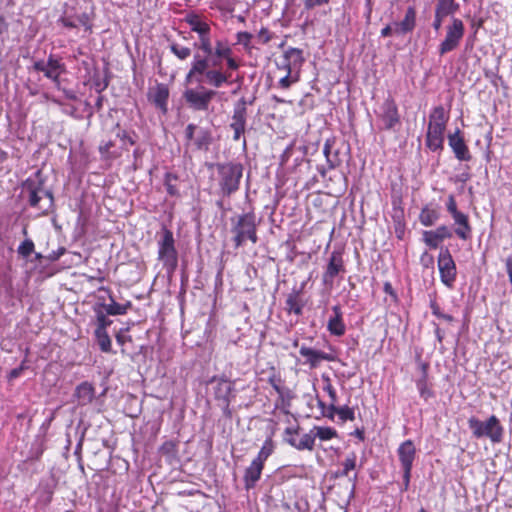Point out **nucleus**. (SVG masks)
Here are the masks:
<instances>
[{
  "mask_svg": "<svg viewBox=\"0 0 512 512\" xmlns=\"http://www.w3.org/2000/svg\"><path fill=\"white\" fill-rule=\"evenodd\" d=\"M225 395L221 398V394H222V387L221 386H218L216 391H215V396L218 400H221L222 401V405L225 407V408H228L229 406V402L230 400L228 399V394H230L231 392V386H225Z\"/></svg>",
  "mask_w": 512,
  "mask_h": 512,
  "instance_id": "nucleus-50",
  "label": "nucleus"
},
{
  "mask_svg": "<svg viewBox=\"0 0 512 512\" xmlns=\"http://www.w3.org/2000/svg\"><path fill=\"white\" fill-rule=\"evenodd\" d=\"M313 432L321 441H328L338 437L337 431L332 427L314 426Z\"/></svg>",
  "mask_w": 512,
  "mask_h": 512,
  "instance_id": "nucleus-41",
  "label": "nucleus"
},
{
  "mask_svg": "<svg viewBox=\"0 0 512 512\" xmlns=\"http://www.w3.org/2000/svg\"><path fill=\"white\" fill-rule=\"evenodd\" d=\"M445 18H446V17H444V16H442V15H439V14L435 13V15H434V20H433V24H432V26H433L434 30L438 31V30L441 28V26H442L443 21H444V19H445Z\"/></svg>",
  "mask_w": 512,
  "mask_h": 512,
  "instance_id": "nucleus-62",
  "label": "nucleus"
},
{
  "mask_svg": "<svg viewBox=\"0 0 512 512\" xmlns=\"http://www.w3.org/2000/svg\"><path fill=\"white\" fill-rule=\"evenodd\" d=\"M468 426L475 438H489L493 443H498L503 437V427L495 415H491L486 421H481L472 416L468 419Z\"/></svg>",
  "mask_w": 512,
  "mask_h": 512,
  "instance_id": "nucleus-8",
  "label": "nucleus"
},
{
  "mask_svg": "<svg viewBox=\"0 0 512 512\" xmlns=\"http://www.w3.org/2000/svg\"><path fill=\"white\" fill-rule=\"evenodd\" d=\"M433 231L442 239V241L452 237V232L446 225H440Z\"/></svg>",
  "mask_w": 512,
  "mask_h": 512,
  "instance_id": "nucleus-53",
  "label": "nucleus"
},
{
  "mask_svg": "<svg viewBox=\"0 0 512 512\" xmlns=\"http://www.w3.org/2000/svg\"><path fill=\"white\" fill-rule=\"evenodd\" d=\"M98 291H103L108 294L110 303H97V307H101V309L110 316H117V315H125L129 309L132 308V302L127 301L124 304L117 303L115 299L113 298L112 291L109 287L101 286L98 288Z\"/></svg>",
  "mask_w": 512,
  "mask_h": 512,
  "instance_id": "nucleus-22",
  "label": "nucleus"
},
{
  "mask_svg": "<svg viewBox=\"0 0 512 512\" xmlns=\"http://www.w3.org/2000/svg\"><path fill=\"white\" fill-rule=\"evenodd\" d=\"M357 455L351 452L342 462V469L336 472V477H348L349 473L356 468Z\"/></svg>",
  "mask_w": 512,
  "mask_h": 512,
  "instance_id": "nucleus-35",
  "label": "nucleus"
},
{
  "mask_svg": "<svg viewBox=\"0 0 512 512\" xmlns=\"http://www.w3.org/2000/svg\"><path fill=\"white\" fill-rule=\"evenodd\" d=\"M306 301L303 299V291L300 289H293L286 297L285 308L287 314H294L300 316L303 313V308Z\"/></svg>",
  "mask_w": 512,
  "mask_h": 512,
  "instance_id": "nucleus-24",
  "label": "nucleus"
},
{
  "mask_svg": "<svg viewBox=\"0 0 512 512\" xmlns=\"http://www.w3.org/2000/svg\"><path fill=\"white\" fill-rule=\"evenodd\" d=\"M465 34V26L460 18L452 17L445 28V37L438 46L440 56L456 50Z\"/></svg>",
  "mask_w": 512,
  "mask_h": 512,
  "instance_id": "nucleus-10",
  "label": "nucleus"
},
{
  "mask_svg": "<svg viewBox=\"0 0 512 512\" xmlns=\"http://www.w3.org/2000/svg\"><path fill=\"white\" fill-rule=\"evenodd\" d=\"M217 91L199 83L197 88H187L183 93L186 104L195 111H207Z\"/></svg>",
  "mask_w": 512,
  "mask_h": 512,
  "instance_id": "nucleus-11",
  "label": "nucleus"
},
{
  "mask_svg": "<svg viewBox=\"0 0 512 512\" xmlns=\"http://www.w3.org/2000/svg\"><path fill=\"white\" fill-rule=\"evenodd\" d=\"M33 69L42 72L44 76L50 79L60 89V76L66 72V66L61 58L50 54L47 61L39 60L33 64Z\"/></svg>",
  "mask_w": 512,
  "mask_h": 512,
  "instance_id": "nucleus-12",
  "label": "nucleus"
},
{
  "mask_svg": "<svg viewBox=\"0 0 512 512\" xmlns=\"http://www.w3.org/2000/svg\"><path fill=\"white\" fill-rule=\"evenodd\" d=\"M335 413L338 415L339 419L343 422L353 421L355 419V413H354L353 408H350L347 405H343L341 407H336Z\"/></svg>",
  "mask_w": 512,
  "mask_h": 512,
  "instance_id": "nucleus-43",
  "label": "nucleus"
},
{
  "mask_svg": "<svg viewBox=\"0 0 512 512\" xmlns=\"http://www.w3.org/2000/svg\"><path fill=\"white\" fill-rule=\"evenodd\" d=\"M430 309H431V312L432 314L436 317V318H439L440 315L443 313V311L441 310L440 308V305L438 304V302L436 301V299H431L430 300Z\"/></svg>",
  "mask_w": 512,
  "mask_h": 512,
  "instance_id": "nucleus-57",
  "label": "nucleus"
},
{
  "mask_svg": "<svg viewBox=\"0 0 512 512\" xmlns=\"http://www.w3.org/2000/svg\"><path fill=\"white\" fill-rule=\"evenodd\" d=\"M169 48L171 53L180 61L187 60L192 54L191 48L183 46L177 42H171Z\"/></svg>",
  "mask_w": 512,
  "mask_h": 512,
  "instance_id": "nucleus-40",
  "label": "nucleus"
},
{
  "mask_svg": "<svg viewBox=\"0 0 512 512\" xmlns=\"http://www.w3.org/2000/svg\"><path fill=\"white\" fill-rule=\"evenodd\" d=\"M440 218L439 208L431 204L422 207L419 214V221L425 227L433 226Z\"/></svg>",
  "mask_w": 512,
  "mask_h": 512,
  "instance_id": "nucleus-28",
  "label": "nucleus"
},
{
  "mask_svg": "<svg viewBox=\"0 0 512 512\" xmlns=\"http://www.w3.org/2000/svg\"><path fill=\"white\" fill-rule=\"evenodd\" d=\"M383 291L390 295L393 299V301L397 302L398 301V296H397V293L395 292L392 284L390 282H385L384 285H383Z\"/></svg>",
  "mask_w": 512,
  "mask_h": 512,
  "instance_id": "nucleus-56",
  "label": "nucleus"
},
{
  "mask_svg": "<svg viewBox=\"0 0 512 512\" xmlns=\"http://www.w3.org/2000/svg\"><path fill=\"white\" fill-rule=\"evenodd\" d=\"M331 0H304V7L306 10H312L316 7L327 5Z\"/></svg>",
  "mask_w": 512,
  "mask_h": 512,
  "instance_id": "nucleus-52",
  "label": "nucleus"
},
{
  "mask_svg": "<svg viewBox=\"0 0 512 512\" xmlns=\"http://www.w3.org/2000/svg\"><path fill=\"white\" fill-rule=\"evenodd\" d=\"M59 90H61L63 92V94H64L66 99L71 100V101H77L78 100V96H77V94H76V92L74 90L62 88L61 86H60Z\"/></svg>",
  "mask_w": 512,
  "mask_h": 512,
  "instance_id": "nucleus-59",
  "label": "nucleus"
},
{
  "mask_svg": "<svg viewBox=\"0 0 512 512\" xmlns=\"http://www.w3.org/2000/svg\"><path fill=\"white\" fill-rule=\"evenodd\" d=\"M346 272L343 252L341 250H333L330 254L326 269L323 273L322 280L325 285H333L334 279L339 274Z\"/></svg>",
  "mask_w": 512,
  "mask_h": 512,
  "instance_id": "nucleus-18",
  "label": "nucleus"
},
{
  "mask_svg": "<svg viewBox=\"0 0 512 512\" xmlns=\"http://www.w3.org/2000/svg\"><path fill=\"white\" fill-rule=\"evenodd\" d=\"M274 37L275 34L266 27H262L256 35L258 43L263 45L268 44Z\"/></svg>",
  "mask_w": 512,
  "mask_h": 512,
  "instance_id": "nucleus-49",
  "label": "nucleus"
},
{
  "mask_svg": "<svg viewBox=\"0 0 512 512\" xmlns=\"http://www.w3.org/2000/svg\"><path fill=\"white\" fill-rule=\"evenodd\" d=\"M264 465V463L259 462L254 458L250 465L245 469L243 482L246 490L253 489L256 486V483L261 478Z\"/></svg>",
  "mask_w": 512,
  "mask_h": 512,
  "instance_id": "nucleus-26",
  "label": "nucleus"
},
{
  "mask_svg": "<svg viewBox=\"0 0 512 512\" xmlns=\"http://www.w3.org/2000/svg\"><path fill=\"white\" fill-rule=\"evenodd\" d=\"M79 22L81 25H83L85 27V29L87 31L92 30V24L90 23L89 16L86 13H83L82 15L79 16Z\"/></svg>",
  "mask_w": 512,
  "mask_h": 512,
  "instance_id": "nucleus-60",
  "label": "nucleus"
},
{
  "mask_svg": "<svg viewBox=\"0 0 512 512\" xmlns=\"http://www.w3.org/2000/svg\"><path fill=\"white\" fill-rule=\"evenodd\" d=\"M242 66L226 39H216L201 47L193 55L191 66L185 75L186 84L205 82L213 88L232 84V73Z\"/></svg>",
  "mask_w": 512,
  "mask_h": 512,
  "instance_id": "nucleus-1",
  "label": "nucleus"
},
{
  "mask_svg": "<svg viewBox=\"0 0 512 512\" xmlns=\"http://www.w3.org/2000/svg\"><path fill=\"white\" fill-rule=\"evenodd\" d=\"M380 35H381V37H384V38L395 35L394 34V23L392 25H390V24L386 25L384 28H382Z\"/></svg>",
  "mask_w": 512,
  "mask_h": 512,
  "instance_id": "nucleus-63",
  "label": "nucleus"
},
{
  "mask_svg": "<svg viewBox=\"0 0 512 512\" xmlns=\"http://www.w3.org/2000/svg\"><path fill=\"white\" fill-rule=\"evenodd\" d=\"M305 59L303 57V50L299 48L290 47L284 51L282 56L276 62V67L278 70L283 72H287L288 75L296 71L299 73V70L304 63Z\"/></svg>",
  "mask_w": 512,
  "mask_h": 512,
  "instance_id": "nucleus-17",
  "label": "nucleus"
},
{
  "mask_svg": "<svg viewBox=\"0 0 512 512\" xmlns=\"http://www.w3.org/2000/svg\"><path fill=\"white\" fill-rule=\"evenodd\" d=\"M379 131H396L402 124L395 99L389 94L374 110Z\"/></svg>",
  "mask_w": 512,
  "mask_h": 512,
  "instance_id": "nucleus-6",
  "label": "nucleus"
},
{
  "mask_svg": "<svg viewBox=\"0 0 512 512\" xmlns=\"http://www.w3.org/2000/svg\"><path fill=\"white\" fill-rule=\"evenodd\" d=\"M332 311L334 315L331 316L328 320L327 330L331 335L341 337L346 332V325L343 320V312L339 305L333 306Z\"/></svg>",
  "mask_w": 512,
  "mask_h": 512,
  "instance_id": "nucleus-27",
  "label": "nucleus"
},
{
  "mask_svg": "<svg viewBox=\"0 0 512 512\" xmlns=\"http://www.w3.org/2000/svg\"><path fill=\"white\" fill-rule=\"evenodd\" d=\"M184 21L189 25L191 31L198 34V42L194 43L197 50L212 42L211 27L198 14L191 12L185 16Z\"/></svg>",
  "mask_w": 512,
  "mask_h": 512,
  "instance_id": "nucleus-16",
  "label": "nucleus"
},
{
  "mask_svg": "<svg viewBox=\"0 0 512 512\" xmlns=\"http://www.w3.org/2000/svg\"><path fill=\"white\" fill-rule=\"evenodd\" d=\"M416 15L415 7L409 6L403 20L394 22V34L402 36L411 33L416 27Z\"/></svg>",
  "mask_w": 512,
  "mask_h": 512,
  "instance_id": "nucleus-25",
  "label": "nucleus"
},
{
  "mask_svg": "<svg viewBox=\"0 0 512 512\" xmlns=\"http://www.w3.org/2000/svg\"><path fill=\"white\" fill-rule=\"evenodd\" d=\"M177 451L178 443L174 440L165 441L160 447V452L166 456H175Z\"/></svg>",
  "mask_w": 512,
  "mask_h": 512,
  "instance_id": "nucleus-47",
  "label": "nucleus"
},
{
  "mask_svg": "<svg viewBox=\"0 0 512 512\" xmlns=\"http://www.w3.org/2000/svg\"><path fill=\"white\" fill-rule=\"evenodd\" d=\"M115 337L117 343L121 346H123L126 343V341H132L131 336L124 335L123 330H120Z\"/></svg>",
  "mask_w": 512,
  "mask_h": 512,
  "instance_id": "nucleus-61",
  "label": "nucleus"
},
{
  "mask_svg": "<svg viewBox=\"0 0 512 512\" xmlns=\"http://www.w3.org/2000/svg\"><path fill=\"white\" fill-rule=\"evenodd\" d=\"M94 335L100 350L104 353H110L112 351V342L108 332L94 331Z\"/></svg>",
  "mask_w": 512,
  "mask_h": 512,
  "instance_id": "nucleus-39",
  "label": "nucleus"
},
{
  "mask_svg": "<svg viewBox=\"0 0 512 512\" xmlns=\"http://www.w3.org/2000/svg\"><path fill=\"white\" fill-rule=\"evenodd\" d=\"M420 395L425 401H428L429 398L434 397V392L430 386H421Z\"/></svg>",
  "mask_w": 512,
  "mask_h": 512,
  "instance_id": "nucleus-58",
  "label": "nucleus"
},
{
  "mask_svg": "<svg viewBox=\"0 0 512 512\" xmlns=\"http://www.w3.org/2000/svg\"><path fill=\"white\" fill-rule=\"evenodd\" d=\"M168 98L169 88L164 83H158L155 87L150 88L148 92V100L163 113L168 110Z\"/></svg>",
  "mask_w": 512,
  "mask_h": 512,
  "instance_id": "nucleus-23",
  "label": "nucleus"
},
{
  "mask_svg": "<svg viewBox=\"0 0 512 512\" xmlns=\"http://www.w3.org/2000/svg\"><path fill=\"white\" fill-rule=\"evenodd\" d=\"M397 455L403 470L404 489L407 490L410 485L413 463L416 459V447L413 441L408 439L402 442L397 449Z\"/></svg>",
  "mask_w": 512,
  "mask_h": 512,
  "instance_id": "nucleus-13",
  "label": "nucleus"
},
{
  "mask_svg": "<svg viewBox=\"0 0 512 512\" xmlns=\"http://www.w3.org/2000/svg\"><path fill=\"white\" fill-rule=\"evenodd\" d=\"M116 136L121 141H123V143L127 142L130 145H134L135 144V140L133 139V137H131L129 135V133L126 130H124V129H119L118 132L116 133Z\"/></svg>",
  "mask_w": 512,
  "mask_h": 512,
  "instance_id": "nucleus-54",
  "label": "nucleus"
},
{
  "mask_svg": "<svg viewBox=\"0 0 512 512\" xmlns=\"http://www.w3.org/2000/svg\"><path fill=\"white\" fill-rule=\"evenodd\" d=\"M429 364L422 360L421 355L416 356L414 380L417 384H424L428 379Z\"/></svg>",
  "mask_w": 512,
  "mask_h": 512,
  "instance_id": "nucleus-30",
  "label": "nucleus"
},
{
  "mask_svg": "<svg viewBox=\"0 0 512 512\" xmlns=\"http://www.w3.org/2000/svg\"><path fill=\"white\" fill-rule=\"evenodd\" d=\"M34 242L31 239H25L18 247V254L24 258L29 257L34 252Z\"/></svg>",
  "mask_w": 512,
  "mask_h": 512,
  "instance_id": "nucleus-46",
  "label": "nucleus"
},
{
  "mask_svg": "<svg viewBox=\"0 0 512 512\" xmlns=\"http://www.w3.org/2000/svg\"><path fill=\"white\" fill-rule=\"evenodd\" d=\"M448 145L454 153L455 158L461 162H469L472 159L471 152L465 142L460 129L448 135Z\"/></svg>",
  "mask_w": 512,
  "mask_h": 512,
  "instance_id": "nucleus-19",
  "label": "nucleus"
},
{
  "mask_svg": "<svg viewBox=\"0 0 512 512\" xmlns=\"http://www.w3.org/2000/svg\"><path fill=\"white\" fill-rule=\"evenodd\" d=\"M158 260L162 262L163 268L168 275H172L178 267V252L175 247L173 232L163 227L161 237L157 242Z\"/></svg>",
  "mask_w": 512,
  "mask_h": 512,
  "instance_id": "nucleus-7",
  "label": "nucleus"
},
{
  "mask_svg": "<svg viewBox=\"0 0 512 512\" xmlns=\"http://www.w3.org/2000/svg\"><path fill=\"white\" fill-rule=\"evenodd\" d=\"M300 355L305 359V364L310 368L318 367L323 361H334L335 356L332 353H327L321 350H316L305 345H302L299 350Z\"/></svg>",
  "mask_w": 512,
  "mask_h": 512,
  "instance_id": "nucleus-21",
  "label": "nucleus"
},
{
  "mask_svg": "<svg viewBox=\"0 0 512 512\" xmlns=\"http://www.w3.org/2000/svg\"><path fill=\"white\" fill-rule=\"evenodd\" d=\"M311 401L315 402V404L317 406L318 412L315 414L316 418H318L320 416L333 418L335 411H336V407H334V404L329 403L327 405L317 395Z\"/></svg>",
  "mask_w": 512,
  "mask_h": 512,
  "instance_id": "nucleus-34",
  "label": "nucleus"
},
{
  "mask_svg": "<svg viewBox=\"0 0 512 512\" xmlns=\"http://www.w3.org/2000/svg\"><path fill=\"white\" fill-rule=\"evenodd\" d=\"M446 210L454 221L455 235L463 241L471 239L473 228L470 223L469 215L458 209L457 201L453 194L447 197Z\"/></svg>",
  "mask_w": 512,
  "mask_h": 512,
  "instance_id": "nucleus-9",
  "label": "nucleus"
},
{
  "mask_svg": "<svg viewBox=\"0 0 512 512\" xmlns=\"http://www.w3.org/2000/svg\"><path fill=\"white\" fill-rule=\"evenodd\" d=\"M438 270L441 282L446 287L453 288L457 276V268L453 257L447 248L441 249L439 252Z\"/></svg>",
  "mask_w": 512,
  "mask_h": 512,
  "instance_id": "nucleus-15",
  "label": "nucleus"
},
{
  "mask_svg": "<svg viewBox=\"0 0 512 512\" xmlns=\"http://www.w3.org/2000/svg\"><path fill=\"white\" fill-rule=\"evenodd\" d=\"M315 439L316 435H314L313 429L310 430L309 433H305L301 436V438L298 440V442L290 441V446L293 448L303 451H313L315 447Z\"/></svg>",
  "mask_w": 512,
  "mask_h": 512,
  "instance_id": "nucleus-29",
  "label": "nucleus"
},
{
  "mask_svg": "<svg viewBox=\"0 0 512 512\" xmlns=\"http://www.w3.org/2000/svg\"><path fill=\"white\" fill-rule=\"evenodd\" d=\"M61 110L63 114L68 115L74 119L80 118V116L78 115V108L72 104L65 103V106H63Z\"/></svg>",
  "mask_w": 512,
  "mask_h": 512,
  "instance_id": "nucleus-51",
  "label": "nucleus"
},
{
  "mask_svg": "<svg viewBox=\"0 0 512 512\" xmlns=\"http://www.w3.org/2000/svg\"><path fill=\"white\" fill-rule=\"evenodd\" d=\"M253 35L247 31L236 33V43L241 45L247 54H251L254 46L252 44Z\"/></svg>",
  "mask_w": 512,
  "mask_h": 512,
  "instance_id": "nucleus-38",
  "label": "nucleus"
},
{
  "mask_svg": "<svg viewBox=\"0 0 512 512\" xmlns=\"http://www.w3.org/2000/svg\"><path fill=\"white\" fill-rule=\"evenodd\" d=\"M114 145H115L114 142L112 140H109L107 142L102 143L99 146V152L103 159H114V158L119 157V154L111 153V148H113Z\"/></svg>",
  "mask_w": 512,
  "mask_h": 512,
  "instance_id": "nucleus-45",
  "label": "nucleus"
},
{
  "mask_svg": "<svg viewBox=\"0 0 512 512\" xmlns=\"http://www.w3.org/2000/svg\"><path fill=\"white\" fill-rule=\"evenodd\" d=\"M95 313V331H107V328L113 323L111 319L108 318V314H106L101 307H97L96 305L93 308Z\"/></svg>",
  "mask_w": 512,
  "mask_h": 512,
  "instance_id": "nucleus-33",
  "label": "nucleus"
},
{
  "mask_svg": "<svg viewBox=\"0 0 512 512\" xmlns=\"http://www.w3.org/2000/svg\"><path fill=\"white\" fill-rule=\"evenodd\" d=\"M22 192L31 208L37 209L42 215H47L54 206L52 191L45 188V179L38 170L22 184Z\"/></svg>",
  "mask_w": 512,
  "mask_h": 512,
  "instance_id": "nucleus-2",
  "label": "nucleus"
},
{
  "mask_svg": "<svg viewBox=\"0 0 512 512\" xmlns=\"http://www.w3.org/2000/svg\"><path fill=\"white\" fill-rule=\"evenodd\" d=\"M217 180L221 193L224 196H231L240 188L244 167L240 162L229 161L216 163Z\"/></svg>",
  "mask_w": 512,
  "mask_h": 512,
  "instance_id": "nucleus-5",
  "label": "nucleus"
},
{
  "mask_svg": "<svg viewBox=\"0 0 512 512\" xmlns=\"http://www.w3.org/2000/svg\"><path fill=\"white\" fill-rule=\"evenodd\" d=\"M247 107L244 99L239 100L233 110L230 128L233 130V140L238 141L246 128Z\"/></svg>",
  "mask_w": 512,
  "mask_h": 512,
  "instance_id": "nucleus-20",
  "label": "nucleus"
},
{
  "mask_svg": "<svg viewBox=\"0 0 512 512\" xmlns=\"http://www.w3.org/2000/svg\"><path fill=\"white\" fill-rule=\"evenodd\" d=\"M232 221V241L236 249L242 247L246 241H250L254 245L258 242L257 231L259 222L253 211L243 213L236 220Z\"/></svg>",
  "mask_w": 512,
  "mask_h": 512,
  "instance_id": "nucleus-4",
  "label": "nucleus"
},
{
  "mask_svg": "<svg viewBox=\"0 0 512 512\" xmlns=\"http://www.w3.org/2000/svg\"><path fill=\"white\" fill-rule=\"evenodd\" d=\"M300 426L295 421V425L289 426L284 430V441L290 445V441L298 442L297 436L299 434Z\"/></svg>",
  "mask_w": 512,
  "mask_h": 512,
  "instance_id": "nucleus-44",
  "label": "nucleus"
},
{
  "mask_svg": "<svg viewBox=\"0 0 512 512\" xmlns=\"http://www.w3.org/2000/svg\"><path fill=\"white\" fill-rule=\"evenodd\" d=\"M185 138L187 146L192 143L194 148L198 151H207L212 143V132L208 128L198 127L190 123L185 129Z\"/></svg>",
  "mask_w": 512,
  "mask_h": 512,
  "instance_id": "nucleus-14",
  "label": "nucleus"
},
{
  "mask_svg": "<svg viewBox=\"0 0 512 512\" xmlns=\"http://www.w3.org/2000/svg\"><path fill=\"white\" fill-rule=\"evenodd\" d=\"M449 121V112L442 105L432 109L429 115L425 144L431 151H441L444 148V133Z\"/></svg>",
  "mask_w": 512,
  "mask_h": 512,
  "instance_id": "nucleus-3",
  "label": "nucleus"
},
{
  "mask_svg": "<svg viewBox=\"0 0 512 512\" xmlns=\"http://www.w3.org/2000/svg\"><path fill=\"white\" fill-rule=\"evenodd\" d=\"M178 179H179L178 176L171 172H167L164 175V185H165L166 191H167L168 195H170L172 197H179V195H180L179 190L176 185Z\"/></svg>",
  "mask_w": 512,
  "mask_h": 512,
  "instance_id": "nucleus-37",
  "label": "nucleus"
},
{
  "mask_svg": "<svg viewBox=\"0 0 512 512\" xmlns=\"http://www.w3.org/2000/svg\"><path fill=\"white\" fill-rule=\"evenodd\" d=\"M275 450V444L272 437L266 438L260 451L255 457L256 460L265 464L266 460L272 455Z\"/></svg>",
  "mask_w": 512,
  "mask_h": 512,
  "instance_id": "nucleus-36",
  "label": "nucleus"
},
{
  "mask_svg": "<svg viewBox=\"0 0 512 512\" xmlns=\"http://www.w3.org/2000/svg\"><path fill=\"white\" fill-rule=\"evenodd\" d=\"M324 391L327 392L329 398H330V404H334V407H337L338 400L336 396V391L334 390L333 386H324Z\"/></svg>",
  "mask_w": 512,
  "mask_h": 512,
  "instance_id": "nucleus-55",
  "label": "nucleus"
},
{
  "mask_svg": "<svg viewBox=\"0 0 512 512\" xmlns=\"http://www.w3.org/2000/svg\"><path fill=\"white\" fill-rule=\"evenodd\" d=\"M423 242L430 249H437L443 241L433 230H426L423 232Z\"/></svg>",
  "mask_w": 512,
  "mask_h": 512,
  "instance_id": "nucleus-42",
  "label": "nucleus"
},
{
  "mask_svg": "<svg viewBox=\"0 0 512 512\" xmlns=\"http://www.w3.org/2000/svg\"><path fill=\"white\" fill-rule=\"evenodd\" d=\"M505 268L508 274L509 282L512 286V256H509L505 260Z\"/></svg>",
  "mask_w": 512,
  "mask_h": 512,
  "instance_id": "nucleus-64",
  "label": "nucleus"
},
{
  "mask_svg": "<svg viewBox=\"0 0 512 512\" xmlns=\"http://www.w3.org/2000/svg\"><path fill=\"white\" fill-rule=\"evenodd\" d=\"M459 9V4L455 0H437L435 13L448 17L453 15Z\"/></svg>",
  "mask_w": 512,
  "mask_h": 512,
  "instance_id": "nucleus-31",
  "label": "nucleus"
},
{
  "mask_svg": "<svg viewBox=\"0 0 512 512\" xmlns=\"http://www.w3.org/2000/svg\"><path fill=\"white\" fill-rule=\"evenodd\" d=\"M74 395L80 405H86L95 397L94 386H76Z\"/></svg>",
  "mask_w": 512,
  "mask_h": 512,
  "instance_id": "nucleus-32",
  "label": "nucleus"
},
{
  "mask_svg": "<svg viewBox=\"0 0 512 512\" xmlns=\"http://www.w3.org/2000/svg\"><path fill=\"white\" fill-rule=\"evenodd\" d=\"M285 75L279 80V87L282 89H288L293 83H296L299 80V73H291L288 75L287 72H284Z\"/></svg>",
  "mask_w": 512,
  "mask_h": 512,
  "instance_id": "nucleus-48",
  "label": "nucleus"
}]
</instances>
